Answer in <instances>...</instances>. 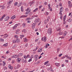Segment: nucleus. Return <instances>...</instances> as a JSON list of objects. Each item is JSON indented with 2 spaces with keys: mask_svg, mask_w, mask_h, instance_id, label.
Segmentation results:
<instances>
[{
  "mask_svg": "<svg viewBox=\"0 0 72 72\" xmlns=\"http://www.w3.org/2000/svg\"><path fill=\"white\" fill-rule=\"evenodd\" d=\"M52 30L50 28L48 30V33L49 35H51L52 33Z\"/></svg>",
  "mask_w": 72,
  "mask_h": 72,
  "instance_id": "obj_1",
  "label": "nucleus"
},
{
  "mask_svg": "<svg viewBox=\"0 0 72 72\" xmlns=\"http://www.w3.org/2000/svg\"><path fill=\"white\" fill-rule=\"evenodd\" d=\"M19 39H17L16 40H13L12 41V42H13V43H14V44H15V43H16V42H19Z\"/></svg>",
  "mask_w": 72,
  "mask_h": 72,
  "instance_id": "obj_2",
  "label": "nucleus"
},
{
  "mask_svg": "<svg viewBox=\"0 0 72 72\" xmlns=\"http://www.w3.org/2000/svg\"><path fill=\"white\" fill-rule=\"evenodd\" d=\"M46 40H47V39L46 38V37L45 36L44 37L42 38V41H44V42H46Z\"/></svg>",
  "mask_w": 72,
  "mask_h": 72,
  "instance_id": "obj_3",
  "label": "nucleus"
},
{
  "mask_svg": "<svg viewBox=\"0 0 72 72\" xmlns=\"http://www.w3.org/2000/svg\"><path fill=\"white\" fill-rule=\"evenodd\" d=\"M19 26L20 25V23H19L18 24H15L14 26L12 27V28L13 29H14L15 28H16L17 27V26H18V25Z\"/></svg>",
  "mask_w": 72,
  "mask_h": 72,
  "instance_id": "obj_4",
  "label": "nucleus"
},
{
  "mask_svg": "<svg viewBox=\"0 0 72 72\" xmlns=\"http://www.w3.org/2000/svg\"><path fill=\"white\" fill-rule=\"evenodd\" d=\"M35 61H37L38 58H39V55H36L34 56Z\"/></svg>",
  "mask_w": 72,
  "mask_h": 72,
  "instance_id": "obj_5",
  "label": "nucleus"
},
{
  "mask_svg": "<svg viewBox=\"0 0 72 72\" xmlns=\"http://www.w3.org/2000/svg\"><path fill=\"white\" fill-rule=\"evenodd\" d=\"M12 2L13 0H10L9 1H8V5H10L12 4Z\"/></svg>",
  "mask_w": 72,
  "mask_h": 72,
  "instance_id": "obj_6",
  "label": "nucleus"
},
{
  "mask_svg": "<svg viewBox=\"0 0 72 72\" xmlns=\"http://www.w3.org/2000/svg\"><path fill=\"white\" fill-rule=\"evenodd\" d=\"M10 18L9 17L6 16L5 18H4V21H6L9 19Z\"/></svg>",
  "mask_w": 72,
  "mask_h": 72,
  "instance_id": "obj_7",
  "label": "nucleus"
},
{
  "mask_svg": "<svg viewBox=\"0 0 72 72\" xmlns=\"http://www.w3.org/2000/svg\"><path fill=\"white\" fill-rule=\"evenodd\" d=\"M17 60L18 63H20L21 62V58H17Z\"/></svg>",
  "mask_w": 72,
  "mask_h": 72,
  "instance_id": "obj_8",
  "label": "nucleus"
},
{
  "mask_svg": "<svg viewBox=\"0 0 72 72\" xmlns=\"http://www.w3.org/2000/svg\"><path fill=\"white\" fill-rule=\"evenodd\" d=\"M8 67L9 68V69H13V66H12L10 65H9Z\"/></svg>",
  "mask_w": 72,
  "mask_h": 72,
  "instance_id": "obj_9",
  "label": "nucleus"
},
{
  "mask_svg": "<svg viewBox=\"0 0 72 72\" xmlns=\"http://www.w3.org/2000/svg\"><path fill=\"white\" fill-rule=\"evenodd\" d=\"M36 25V23H33L32 24V26L33 28H35V27Z\"/></svg>",
  "mask_w": 72,
  "mask_h": 72,
  "instance_id": "obj_10",
  "label": "nucleus"
},
{
  "mask_svg": "<svg viewBox=\"0 0 72 72\" xmlns=\"http://www.w3.org/2000/svg\"><path fill=\"white\" fill-rule=\"evenodd\" d=\"M42 48H40L38 50V53H40V52H41V51H42Z\"/></svg>",
  "mask_w": 72,
  "mask_h": 72,
  "instance_id": "obj_11",
  "label": "nucleus"
},
{
  "mask_svg": "<svg viewBox=\"0 0 72 72\" xmlns=\"http://www.w3.org/2000/svg\"><path fill=\"white\" fill-rule=\"evenodd\" d=\"M40 21V19L39 18H37L35 19V22H39Z\"/></svg>",
  "mask_w": 72,
  "mask_h": 72,
  "instance_id": "obj_12",
  "label": "nucleus"
},
{
  "mask_svg": "<svg viewBox=\"0 0 72 72\" xmlns=\"http://www.w3.org/2000/svg\"><path fill=\"white\" fill-rule=\"evenodd\" d=\"M35 3V1H33L32 2H30V6H31V5L34 4Z\"/></svg>",
  "mask_w": 72,
  "mask_h": 72,
  "instance_id": "obj_13",
  "label": "nucleus"
},
{
  "mask_svg": "<svg viewBox=\"0 0 72 72\" xmlns=\"http://www.w3.org/2000/svg\"><path fill=\"white\" fill-rule=\"evenodd\" d=\"M55 65H56V66L58 67H59L60 66V63H55Z\"/></svg>",
  "mask_w": 72,
  "mask_h": 72,
  "instance_id": "obj_14",
  "label": "nucleus"
},
{
  "mask_svg": "<svg viewBox=\"0 0 72 72\" xmlns=\"http://www.w3.org/2000/svg\"><path fill=\"white\" fill-rule=\"evenodd\" d=\"M67 21L69 22V23H70V22H72V19L69 18L67 20Z\"/></svg>",
  "mask_w": 72,
  "mask_h": 72,
  "instance_id": "obj_15",
  "label": "nucleus"
},
{
  "mask_svg": "<svg viewBox=\"0 0 72 72\" xmlns=\"http://www.w3.org/2000/svg\"><path fill=\"white\" fill-rule=\"evenodd\" d=\"M15 17H16L15 15H14L11 18V19H14V18H15Z\"/></svg>",
  "mask_w": 72,
  "mask_h": 72,
  "instance_id": "obj_16",
  "label": "nucleus"
},
{
  "mask_svg": "<svg viewBox=\"0 0 72 72\" xmlns=\"http://www.w3.org/2000/svg\"><path fill=\"white\" fill-rule=\"evenodd\" d=\"M37 10H38V8H36L34 10H33V13H34V12H36L37 11Z\"/></svg>",
  "mask_w": 72,
  "mask_h": 72,
  "instance_id": "obj_17",
  "label": "nucleus"
},
{
  "mask_svg": "<svg viewBox=\"0 0 72 72\" xmlns=\"http://www.w3.org/2000/svg\"><path fill=\"white\" fill-rule=\"evenodd\" d=\"M15 58H19V55H15Z\"/></svg>",
  "mask_w": 72,
  "mask_h": 72,
  "instance_id": "obj_18",
  "label": "nucleus"
},
{
  "mask_svg": "<svg viewBox=\"0 0 72 72\" xmlns=\"http://www.w3.org/2000/svg\"><path fill=\"white\" fill-rule=\"evenodd\" d=\"M0 7L2 9H4L5 8V7L4 6H0Z\"/></svg>",
  "mask_w": 72,
  "mask_h": 72,
  "instance_id": "obj_19",
  "label": "nucleus"
},
{
  "mask_svg": "<svg viewBox=\"0 0 72 72\" xmlns=\"http://www.w3.org/2000/svg\"><path fill=\"white\" fill-rule=\"evenodd\" d=\"M56 30L57 31H59V32H60V31H61V28H58Z\"/></svg>",
  "mask_w": 72,
  "mask_h": 72,
  "instance_id": "obj_20",
  "label": "nucleus"
},
{
  "mask_svg": "<svg viewBox=\"0 0 72 72\" xmlns=\"http://www.w3.org/2000/svg\"><path fill=\"white\" fill-rule=\"evenodd\" d=\"M50 71H51V72H54V70L52 69V68L51 67H50Z\"/></svg>",
  "mask_w": 72,
  "mask_h": 72,
  "instance_id": "obj_21",
  "label": "nucleus"
},
{
  "mask_svg": "<svg viewBox=\"0 0 72 72\" xmlns=\"http://www.w3.org/2000/svg\"><path fill=\"white\" fill-rule=\"evenodd\" d=\"M24 42H27L28 41V40L26 39V38H24Z\"/></svg>",
  "mask_w": 72,
  "mask_h": 72,
  "instance_id": "obj_22",
  "label": "nucleus"
},
{
  "mask_svg": "<svg viewBox=\"0 0 72 72\" xmlns=\"http://www.w3.org/2000/svg\"><path fill=\"white\" fill-rule=\"evenodd\" d=\"M4 36L3 37V38H4V39H5V38H6V37H8V35H7V34H4Z\"/></svg>",
  "mask_w": 72,
  "mask_h": 72,
  "instance_id": "obj_23",
  "label": "nucleus"
},
{
  "mask_svg": "<svg viewBox=\"0 0 72 72\" xmlns=\"http://www.w3.org/2000/svg\"><path fill=\"white\" fill-rule=\"evenodd\" d=\"M68 5L69 8H71L72 6V4L71 3L70 4H69Z\"/></svg>",
  "mask_w": 72,
  "mask_h": 72,
  "instance_id": "obj_24",
  "label": "nucleus"
},
{
  "mask_svg": "<svg viewBox=\"0 0 72 72\" xmlns=\"http://www.w3.org/2000/svg\"><path fill=\"white\" fill-rule=\"evenodd\" d=\"M26 11H28V13H29V12H31V10H30V9H29V8H28L27 9V10H26Z\"/></svg>",
  "mask_w": 72,
  "mask_h": 72,
  "instance_id": "obj_25",
  "label": "nucleus"
},
{
  "mask_svg": "<svg viewBox=\"0 0 72 72\" xmlns=\"http://www.w3.org/2000/svg\"><path fill=\"white\" fill-rule=\"evenodd\" d=\"M66 15H65L63 17V21H65V20H66Z\"/></svg>",
  "mask_w": 72,
  "mask_h": 72,
  "instance_id": "obj_26",
  "label": "nucleus"
},
{
  "mask_svg": "<svg viewBox=\"0 0 72 72\" xmlns=\"http://www.w3.org/2000/svg\"><path fill=\"white\" fill-rule=\"evenodd\" d=\"M3 66H5V64H6V63H5V61H3Z\"/></svg>",
  "mask_w": 72,
  "mask_h": 72,
  "instance_id": "obj_27",
  "label": "nucleus"
},
{
  "mask_svg": "<svg viewBox=\"0 0 72 72\" xmlns=\"http://www.w3.org/2000/svg\"><path fill=\"white\" fill-rule=\"evenodd\" d=\"M67 34V32L66 31H65V32L64 34L63 35L64 36H66V35Z\"/></svg>",
  "mask_w": 72,
  "mask_h": 72,
  "instance_id": "obj_28",
  "label": "nucleus"
},
{
  "mask_svg": "<svg viewBox=\"0 0 72 72\" xmlns=\"http://www.w3.org/2000/svg\"><path fill=\"white\" fill-rule=\"evenodd\" d=\"M23 6H21V9L22 12H23Z\"/></svg>",
  "mask_w": 72,
  "mask_h": 72,
  "instance_id": "obj_29",
  "label": "nucleus"
},
{
  "mask_svg": "<svg viewBox=\"0 0 72 72\" xmlns=\"http://www.w3.org/2000/svg\"><path fill=\"white\" fill-rule=\"evenodd\" d=\"M49 61H47L46 62H45L44 65H46L47 64H48V63H49Z\"/></svg>",
  "mask_w": 72,
  "mask_h": 72,
  "instance_id": "obj_30",
  "label": "nucleus"
},
{
  "mask_svg": "<svg viewBox=\"0 0 72 72\" xmlns=\"http://www.w3.org/2000/svg\"><path fill=\"white\" fill-rule=\"evenodd\" d=\"M4 39H0V41H1V42H4Z\"/></svg>",
  "mask_w": 72,
  "mask_h": 72,
  "instance_id": "obj_31",
  "label": "nucleus"
},
{
  "mask_svg": "<svg viewBox=\"0 0 72 72\" xmlns=\"http://www.w3.org/2000/svg\"><path fill=\"white\" fill-rule=\"evenodd\" d=\"M45 15H48L49 14V12H45Z\"/></svg>",
  "mask_w": 72,
  "mask_h": 72,
  "instance_id": "obj_32",
  "label": "nucleus"
},
{
  "mask_svg": "<svg viewBox=\"0 0 72 72\" xmlns=\"http://www.w3.org/2000/svg\"><path fill=\"white\" fill-rule=\"evenodd\" d=\"M3 46H8V44L7 43H6L3 45Z\"/></svg>",
  "mask_w": 72,
  "mask_h": 72,
  "instance_id": "obj_33",
  "label": "nucleus"
},
{
  "mask_svg": "<svg viewBox=\"0 0 72 72\" xmlns=\"http://www.w3.org/2000/svg\"><path fill=\"white\" fill-rule=\"evenodd\" d=\"M22 32L24 33L26 32H27V30H26V29H24L22 31Z\"/></svg>",
  "mask_w": 72,
  "mask_h": 72,
  "instance_id": "obj_34",
  "label": "nucleus"
},
{
  "mask_svg": "<svg viewBox=\"0 0 72 72\" xmlns=\"http://www.w3.org/2000/svg\"><path fill=\"white\" fill-rule=\"evenodd\" d=\"M67 59H68L69 60H72V58L71 57H69Z\"/></svg>",
  "mask_w": 72,
  "mask_h": 72,
  "instance_id": "obj_35",
  "label": "nucleus"
},
{
  "mask_svg": "<svg viewBox=\"0 0 72 72\" xmlns=\"http://www.w3.org/2000/svg\"><path fill=\"white\" fill-rule=\"evenodd\" d=\"M30 19H31L30 17H28L26 19V21H27V20H30Z\"/></svg>",
  "mask_w": 72,
  "mask_h": 72,
  "instance_id": "obj_36",
  "label": "nucleus"
},
{
  "mask_svg": "<svg viewBox=\"0 0 72 72\" xmlns=\"http://www.w3.org/2000/svg\"><path fill=\"white\" fill-rule=\"evenodd\" d=\"M19 5L18 6V7H19V6H21V5H22V3H19Z\"/></svg>",
  "mask_w": 72,
  "mask_h": 72,
  "instance_id": "obj_37",
  "label": "nucleus"
},
{
  "mask_svg": "<svg viewBox=\"0 0 72 72\" xmlns=\"http://www.w3.org/2000/svg\"><path fill=\"white\" fill-rule=\"evenodd\" d=\"M18 55L19 56L21 57V56H22V55H23V53H19Z\"/></svg>",
  "mask_w": 72,
  "mask_h": 72,
  "instance_id": "obj_38",
  "label": "nucleus"
},
{
  "mask_svg": "<svg viewBox=\"0 0 72 72\" xmlns=\"http://www.w3.org/2000/svg\"><path fill=\"white\" fill-rule=\"evenodd\" d=\"M63 32H60L59 33V35H62V34H63Z\"/></svg>",
  "mask_w": 72,
  "mask_h": 72,
  "instance_id": "obj_39",
  "label": "nucleus"
},
{
  "mask_svg": "<svg viewBox=\"0 0 72 72\" xmlns=\"http://www.w3.org/2000/svg\"><path fill=\"white\" fill-rule=\"evenodd\" d=\"M27 17V15H22V16H21V17H22V18H23L24 17Z\"/></svg>",
  "mask_w": 72,
  "mask_h": 72,
  "instance_id": "obj_40",
  "label": "nucleus"
},
{
  "mask_svg": "<svg viewBox=\"0 0 72 72\" xmlns=\"http://www.w3.org/2000/svg\"><path fill=\"white\" fill-rule=\"evenodd\" d=\"M14 37L16 39H18V36L17 35H15Z\"/></svg>",
  "mask_w": 72,
  "mask_h": 72,
  "instance_id": "obj_41",
  "label": "nucleus"
},
{
  "mask_svg": "<svg viewBox=\"0 0 72 72\" xmlns=\"http://www.w3.org/2000/svg\"><path fill=\"white\" fill-rule=\"evenodd\" d=\"M11 60H12V58H9L8 59V61H10Z\"/></svg>",
  "mask_w": 72,
  "mask_h": 72,
  "instance_id": "obj_42",
  "label": "nucleus"
},
{
  "mask_svg": "<svg viewBox=\"0 0 72 72\" xmlns=\"http://www.w3.org/2000/svg\"><path fill=\"white\" fill-rule=\"evenodd\" d=\"M22 25L23 27H24L25 26H26V23H23L22 24Z\"/></svg>",
  "mask_w": 72,
  "mask_h": 72,
  "instance_id": "obj_43",
  "label": "nucleus"
},
{
  "mask_svg": "<svg viewBox=\"0 0 72 72\" xmlns=\"http://www.w3.org/2000/svg\"><path fill=\"white\" fill-rule=\"evenodd\" d=\"M3 19H4V17H2L0 19V21H3Z\"/></svg>",
  "mask_w": 72,
  "mask_h": 72,
  "instance_id": "obj_44",
  "label": "nucleus"
},
{
  "mask_svg": "<svg viewBox=\"0 0 72 72\" xmlns=\"http://www.w3.org/2000/svg\"><path fill=\"white\" fill-rule=\"evenodd\" d=\"M32 59H30L28 61V62H31L32 60Z\"/></svg>",
  "mask_w": 72,
  "mask_h": 72,
  "instance_id": "obj_45",
  "label": "nucleus"
},
{
  "mask_svg": "<svg viewBox=\"0 0 72 72\" xmlns=\"http://www.w3.org/2000/svg\"><path fill=\"white\" fill-rule=\"evenodd\" d=\"M21 38H22V37H24V35H21Z\"/></svg>",
  "mask_w": 72,
  "mask_h": 72,
  "instance_id": "obj_46",
  "label": "nucleus"
},
{
  "mask_svg": "<svg viewBox=\"0 0 72 72\" xmlns=\"http://www.w3.org/2000/svg\"><path fill=\"white\" fill-rule=\"evenodd\" d=\"M20 67V65H17V68H19Z\"/></svg>",
  "mask_w": 72,
  "mask_h": 72,
  "instance_id": "obj_47",
  "label": "nucleus"
},
{
  "mask_svg": "<svg viewBox=\"0 0 72 72\" xmlns=\"http://www.w3.org/2000/svg\"><path fill=\"white\" fill-rule=\"evenodd\" d=\"M24 57V58L25 59H26L27 58V57L26 56V55H24L23 56Z\"/></svg>",
  "mask_w": 72,
  "mask_h": 72,
  "instance_id": "obj_48",
  "label": "nucleus"
},
{
  "mask_svg": "<svg viewBox=\"0 0 72 72\" xmlns=\"http://www.w3.org/2000/svg\"><path fill=\"white\" fill-rule=\"evenodd\" d=\"M62 53H61L60 54H59L58 55V57H60V56H62Z\"/></svg>",
  "mask_w": 72,
  "mask_h": 72,
  "instance_id": "obj_49",
  "label": "nucleus"
},
{
  "mask_svg": "<svg viewBox=\"0 0 72 72\" xmlns=\"http://www.w3.org/2000/svg\"><path fill=\"white\" fill-rule=\"evenodd\" d=\"M27 62L26 60H25L24 61V63H26Z\"/></svg>",
  "mask_w": 72,
  "mask_h": 72,
  "instance_id": "obj_50",
  "label": "nucleus"
},
{
  "mask_svg": "<svg viewBox=\"0 0 72 72\" xmlns=\"http://www.w3.org/2000/svg\"><path fill=\"white\" fill-rule=\"evenodd\" d=\"M48 6H49V9H50V4H48Z\"/></svg>",
  "mask_w": 72,
  "mask_h": 72,
  "instance_id": "obj_51",
  "label": "nucleus"
},
{
  "mask_svg": "<svg viewBox=\"0 0 72 72\" xmlns=\"http://www.w3.org/2000/svg\"><path fill=\"white\" fill-rule=\"evenodd\" d=\"M11 58H15V55L12 56V57H11Z\"/></svg>",
  "mask_w": 72,
  "mask_h": 72,
  "instance_id": "obj_52",
  "label": "nucleus"
},
{
  "mask_svg": "<svg viewBox=\"0 0 72 72\" xmlns=\"http://www.w3.org/2000/svg\"><path fill=\"white\" fill-rule=\"evenodd\" d=\"M18 4V2H15V4L14 5H15V6H16V5H17V4Z\"/></svg>",
  "mask_w": 72,
  "mask_h": 72,
  "instance_id": "obj_53",
  "label": "nucleus"
},
{
  "mask_svg": "<svg viewBox=\"0 0 72 72\" xmlns=\"http://www.w3.org/2000/svg\"><path fill=\"white\" fill-rule=\"evenodd\" d=\"M27 46H28V44L27 43H26L25 45V47H27Z\"/></svg>",
  "mask_w": 72,
  "mask_h": 72,
  "instance_id": "obj_54",
  "label": "nucleus"
},
{
  "mask_svg": "<svg viewBox=\"0 0 72 72\" xmlns=\"http://www.w3.org/2000/svg\"><path fill=\"white\" fill-rule=\"evenodd\" d=\"M10 53V52L9 51H8L6 52V54H8V53Z\"/></svg>",
  "mask_w": 72,
  "mask_h": 72,
  "instance_id": "obj_55",
  "label": "nucleus"
},
{
  "mask_svg": "<svg viewBox=\"0 0 72 72\" xmlns=\"http://www.w3.org/2000/svg\"><path fill=\"white\" fill-rule=\"evenodd\" d=\"M44 4L45 5H46L47 4H48V3L47 2H44Z\"/></svg>",
  "mask_w": 72,
  "mask_h": 72,
  "instance_id": "obj_56",
  "label": "nucleus"
},
{
  "mask_svg": "<svg viewBox=\"0 0 72 72\" xmlns=\"http://www.w3.org/2000/svg\"><path fill=\"white\" fill-rule=\"evenodd\" d=\"M45 10V8H44L41 10V12H43V11H44Z\"/></svg>",
  "mask_w": 72,
  "mask_h": 72,
  "instance_id": "obj_57",
  "label": "nucleus"
},
{
  "mask_svg": "<svg viewBox=\"0 0 72 72\" xmlns=\"http://www.w3.org/2000/svg\"><path fill=\"white\" fill-rule=\"evenodd\" d=\"M60 38L61 39H64V37L62 36L61 37H59V39H60Z\"/></svg>",
  "mask_w": 72,
  "mask_h": 72,
  "instance_id": "obj_58",
  "label": "nucleus"
},
{
  "mask_svg": "<svg viewBox=\"0 0 72 72\" xmlns=\"http://www.w3.org/2000/svg\"><path fill=\"white\" fill-rule=\"evenodd\" d=\"M66 57V55H65L62 58V59H64V58H65Z\"/></svg>",
  "mask_w": 72,
  "mask_h": 72,
  "instance_id": "obj_59",
  "label": "nucleus"
},
{
  "mask_svg": "<svg viewBox=\"0 0 72 72\" xmlns=\"http://www.w3.org/2000/svg\"><path fill=\"white\" fill-rule=\"evenodd\" d=\"M62 9H63V7H61L60 8V10H62Z\"/></svg>",
  "mask_w": 72,
  "mask_h": 72,
  "instance_id": "obj_60",
  "label": "nucleus"
},
{
  "mask_svg": "<svg viewBox=\"0 0 72 72\" xmlns=\"http://www.w3.org/2000/svg\"><path fill=\"white\" fill-rule=\"evenodd\" d=\"M65 62H66V63H68V60H65Z\"/></svg>",
  "mask_w": 72,
  "mask_h": 72,
  "instance_id": "obj_61",
  "label": "nucleus"
},
{
  "mask_svg": "<svg viewBox=\"0 0 72 72\" xmlns=\"http://www.w3.org/2000/svg\"><path fill=\"white\" fill-rule=\"evenodd\" d=\"M60 50V49L59 48H57V50L58 51V52L59 51V50Z\"/></svg>",
  "mask_w": 72,
  "mask_h": 72,
  "instance_id": "obj_62",
  "label": "nucleus"
},
{
  "mask_svg": "<svg viewBox=\"0 0 72 72\" xmlns=\"http://www.w3.org/2000/svg\"><path fill=\"white\" fill-rule=\"evenodd\" d=\"M68 4H71V1H68Z\"/></svg>",
  "mask_w": 72,
  "mask_h": 72,
  "instance_id": "obj_63",
  "label": "nucleus"
},
{
  "mask_svg": "<svg viewBox=\"0 0 72 72\" xmlns=\"http://www.w3.org/2000/svg\"><path fill=\"white\" fill-rule=\"evenodd\" d=\"M49 19H47L46 20V22H49Z\"/></svg>",
  "mask_w": 72,
  "mask_h": 72,
  "instance_id": "obj_64",
  "label": "nucleus"
}]
</instances>
